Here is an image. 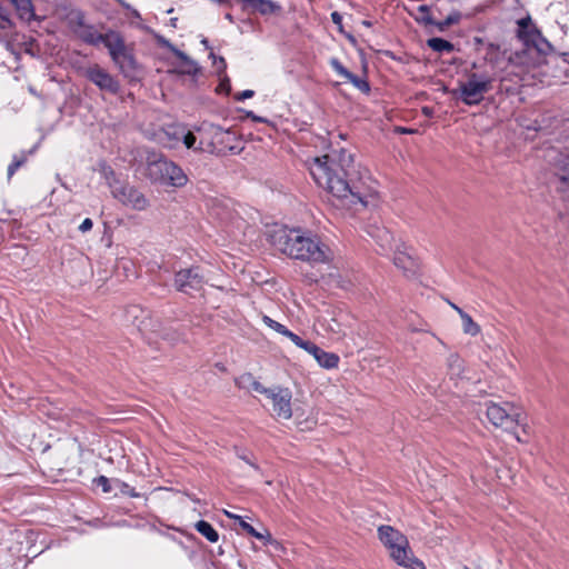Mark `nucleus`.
<instances>
[{
    "mask_svg": "<svg viewBox=\"0 0 569 569\" xmlns=\"http://www.w3.org/2000/svg\"><path fill=\"white\" fill-rule=\"evenodd\" d=\"M310 174L316 183L326 189L337 201V206L356 209L367 206V191L347 179V169L338 164L329 156L317 157L310 166Z\"/></svg>",
    "mask_w": 569,
    "mask_h": 569,
    "instance_id": "obj_1",
    "label": "nucleus"
},
{
    "mask_svg": "<svg viewBox=\"0 0 569 569\" xmlns=\"http://www.w3.org/2000/svg\"><path fill=\"white\" fill-rule=\"evenodd\" d=\"M270 238L277 249L293 259L316 263L329 260L328 248L315 236L280 228L274 230Z\"/></svg>",
    "mask_w": 569,
    "mask_h": 569,
    "instance_id": "obj_2",
    "label": "nucleus"
},
{
    "mask_svg": "<svg viewBox=\"0 0 569 569\" xmlns=\"http://www.w3.org/2000/svg\"><path fill=\"white\" fill-rule=\"evenodd\" d=\"M194 130L200 133L198 149L213 154H224L227 151L239 153L241 147L238 143L237 134L230 129H223L210 122H203Z\"/></svg>",
    "mask_w": 569,
    "mask_h": 569,
    "instance_id": "obj_3",
    "label": "nucleus"
},
{
    "mask_svg": "<svg viewBox=\"0 0 569 569\" xmlns=\"http://www.w3.org/2000/svg\"><path fill=\"white\" fill-rule=\"evenodd\" d=\"M378 537L389 550L391 559L399 566L408 569H426L423 562L412 555L407 537L399 530L391 526H380Z\"/></svg>",
    "mask_w": 569,
    "mask_h": 569,
    "instance_id": "obj_4",
    "label": "nucleus"
},
{
    "mask_svg": "<svg viewBox=\"0 0 569 569\" xmlns=\"http://www.w3.org/2000/svg\"><path fill=\"white\" fill-rule=\"evenodd\" d=\"M146 162L147 176L152 182L183 187L188 181L186 173L177 163L156 151H148Z\"/></svg>",
    "mask_w": 569,
    "mask_h": 569,
    "instance_id": "obj_5",
    "label": "nucleus"
},
{
    "mask_svg": "<svg viewBox=\"0 0 569 569\" xmlns=\"http://www.w3.org/2000/svg\"><path fill=\"white\" fill-rule=\"evenodd\" d=\"M108 49L111 60L119 68L120 72L129 79L138 76V63L132 53V48L124 42L123 37L113 30L104 33L103 42Z\"/></svg>",
    "mask_w": 569,
    "mask_h": 569,
    "instance_id": "obj_6",
    "label": "nucleus"
},
{
    "mask_svg": "<svg viewBox=\"0 0 569 569\" xmlns=\"http://www.w3.org/2000/svg\"><path fill=\"white\" fill-rule=\"evenodd\" d=\"M486 408L487 418L495 427L511 431L522 423L519 409L509 402L499 405L490 401L486 403Z\"/></svg>",
    "mask_w": 569,
    "mask_h": 569,
    "instance_id": "obj_7",
    "label": "nucleus"
},
{
    "mask_svg": "<svg viewBox=\"0 0 569 569\" xmlns=\"http://www.w3.org/2000/svg\"><path fill=\"white\" fill-rule=\"evenodd\" d=\"M491 89V79L481 78L477 73H471L468 80L460 84L453 92L455 97L460 99L467 106L479 104L485 94Z\"/></svg>",
    "mask_w": 569,
    "mask_h": 569,
    "instance_id": "obj_8",
    "label": "nucleus"
},
{
    "mask_svg": "<svg viewBox=\"0 0 569 569\" xmlns=\"http://www.w3.org/2000/svg\"><path fill=\"white\" fill-rule=\"evenodd\" d=\"M109 188L112 197L126 207L141 211L149 206V201L144 194L133 186L122 182H109Z\"/></svg>",
    "mask_w": 569,
    "mask_h": 569,
    "instance_id": "obj_9",
    "label": "nucleus"
},
{
    "mask_svg": "<svg viewBox=\"0 0 569 569\" xmlns=\"http://www.w3.org/2000/svg\"><path fill=\"white\" fill-rule=\"evenodd\" d=\"M204 284V277L199 267H191L178 271L174 276V287L178 291L191 295L200 291Z\"/></svg>",
    "mask_w": 569,
    "mask_h": 569,
    "instance_id": "obj_10",
    "label": "nucleus"
},
{
    "mask_svg": "<svg viewBox=\"0 0 569 569\" xmlns=\"http://www.w3.org/2000/svg\"><path fill=\"white\" fill-rule=\"evenodd\" d=\"M272 405V412L279 419L289 420L292 417L291 399L292 392L288 388H270L267 397Z\"/></svg>",
    "mask_w": 569,
    "mask_h": 569,
    "instance_id": "obj_11",
    "label": "nucleus"
},
{
    "mask_svg": "<svg viewBox=\"0 0 569 569\" xmlns=\"http://www.w3.org/2000/svg\"><path fill=\"white\" fill-rule=\"evenodd\" d=\"M83 74L102 91L116 94L120 90L119 82L99 64L89 66L84 69Z\"/></svg>",
    "mask_w": 569,
    "mask_h": 569,
    "instance_id": "obj_12",
    "label": "nucleus"
},
{
    "mask_svg": "<svg viewBox=\"0 0 569 569\" xmlns=\"http://www.w3.org/2000/svg\"><path fill=\"white\" fill-rule=\"evenodd\" d=\"M391 252H393L395 266L402 270L406 277L409 278L417 274L419 264L417 260L408 252V248L405 244H397Z\"/></svg>",
    "mask_w": 569,
    "mask_h": 569,
    "instance_id": "obj_13",
    "label": "nucleus"
},
{
    "mask_svg": "<svg viewBox=\"0 0 569 569\" xmlns=\"http://www.w3.org/2000/svg\"><path fill=\"white\" fill-rule=\"evenodd\" d=\"M70 27L73 33L83 42L98 46L103 42L104 33H100L93 26L86 24L81 16H78L77 21H70Z\"/></svg>",
    "mask_w": 569,
    "mask_h": 569,
    "instance_id": "obj_14",
    "label": "nucleus"
},
{
    "mask_svg": "<svg viewBox=\"0 0 569 569\" xmlns=\"http://www.w3.org/2000/svg\"><path fill=\"white\" fill-rule=\"evenodd\" d=\"M368 233L379 246L381 253H389L399 244L391 231L383 226L372 224L369 227Z\"/></svg>",
    "mask_w": 569,
    "mask_h": 569,
    "instance_id": "obj_15",
    "label": "nucleus"
},
{
    "mask_svg": "<svg viewBox=\"0 0 569 569\" xmlns=\"http://www.w3.org/2000/svg\"><path fill=\"white\" fill-rule=\"evenodd\" d=\"M528 48L536 49L541 54H548L552 47L538 29H530L528 37L522 40Z\"/></svg>",
    "mask_w": 569,
    "mask_h": 569,
    "instance_id": "obj_16",
    "label": "nucleus"
},
{
    "mask_svg": "<svg viewBox=\"0 0 569 569\" xmlns=\"http://www.w3.org/2000/svg\"><path fill=\"white\" fill-rule=\"evenodd\" d=\"M557 176L559 179L558 190L563 198L569 200V154L561 156Z\"/></svg>",
    "mask_w": 569,
    "mask_h": 569,
    "instance_id": "obj_17",
    "label": "nucleus"
},
{
    "mask_svg": "<svg viewBox=\"0 0 569 569\" xmlns=\"http://www.w3.org/2000/svg\"><path fill=\"white\" fill-rule=\"evenodd\" d=\"M184 126L173 124L169 126L163 131V137L160 139L161 143L169 149L176 148L180 142L183 133Z\"/></svg>",
    "mask_w": 569,
    "mask_h": 569,
    "instance_id": "obj_18",
    "label": "nucleus"
},
{
    "mask_svg": "<svg viewBox=\"0 0 569 569\" xmlns=\"http://www.w3.org/2000/svg\"><path fill=\"white\" fill-rule=\"evenodd\" d=\"M14 7L19 18L31 21L34 18V10L31 0H9Z\"/></svg>",
    "mask_w": 569,
    "mask_h": 569,
    "instance_id": "obj_19",
    "label": "nucleus"
},
{
    "mask_svg": "<svg viewBox=\"0 0 569 569\" xmlns=\"http://www.w3.org/2000/svg\"><path fill=\"white\" fill-rule=\"evenodd\" d=\"M317 362L326 368V369H332L336 368L339 363V357L336 353L327 352L319 348V352L313 353L312 356Z\"/></svg>",
    "mask_w": 569,
    "mask_h": 569,
    "instance_id": "obj_20",
    "label": "nucleus"
},
{
    "mask_svg": "<svg viewBox=\"0 0 569 569\" xmlns=\"http://www.w3.org/2000/svg\"><path fill=\"white\" fill-rule=\"evenodd\" d=\"M459 316L462 323V330L466 335L475 337L480 333V326L472 320L470 315L463 310H459Z\"/></svg>",
    "mask_w": 569,
    "mask_h": 569,
    "instance_id": "obj_21",
    "label": "nucleus"
},
{
    "mask_svg": "<svg viewBox=\"0 0 569 569\" xmlns=\"http://www.w3.org/2000/svg\"><path fill=\"white\" fill-rule=\"evenodd\" d=\"M194 527L196 530L210 542H217L219 540V533L209 522L200 520L194 525Z\"/></svg>",
    "mask_w": 569,
    "mask_h": 569,
    "instance_id": "obj_22",
    "label": "nucleus"
},
{
    "mask_svg": "<svg viewBox=\"0 0 569 569\" xmlns=\"http://www.w3.org/2000/svg\"><path fill=\"white\" fill-rule=\"evenodd\" d=\"M239 386H250V388L259 393L269 396L270 388L263 387L259 381L254 380L251 375H243L238 380Z\"/></svg>",
    "mask_w": 569,
    "mask_h": 569,
    "instance_id": "obj_23",
    "label": "nucleus"
},
{
    "mask_svg": "<svg viewBox=\"0 0 569 569\" xmlns=\"http://www.w3.org/2000/svg\"><path fill=\"white\" fill-rule=\"evenodd\" d=\"M427 44L430 49H432L436 52H452L455 49V46L442 38H431L427 41Z\"/></svg>",
    "mask_w": 569,
    "mask_h": 569,
    "instance_id": "obj_24",
    "label": "nucleus"
},
{
    "mask_svg": "<svg viewBox=\"0 0 569 569\" xmlns=\"http://www.w3.org/2000/svg\"><path fill=\"white\" fill-rule=\"evenodd\" d=\"M181 137V142L186 146V148L192 149L194 151H204V149H198L197 137L194 136L193 131L187 130L184 128Z\"/></svg>",
    "mask_w": 569,
    "mask_h": 569,
    "instance_id": "obj_25",
    "label": "nucleus"
},
{
    "mask_svg": "<svg viewBox=\"0 0 569 569\" xmlns=\"http://www.w3.org/2000/svg\"><path fill=\"white\" fill-rule=\"evenodd\" d=\"M177 57L184 62L183 73L193 76L198 72V64L193 60H191L184 52L177 51Z\"/></svg>",
    "mask_w": 569,
    "mask_h": 569,
    "instance_id": "obj_26",
    "label": "nucleus"
},
{
    "mask_svg": "<svg viewBox=\"0 0 569 569\" xmlns=\"http://www.w3.org/2000/svg\"><path fill=\"white\" fill-rule=\"evenodd\" d=\"M460 19L461 13L459 11H453L445 20L437 21L436 27L439 31H445L450 26L458 23Z\"/></svg>",
    "mask_w": 569,
    "mask_h": 569,
    "instance_id": "obj_27",
    "label": "nucleus"
},
{
    "mask_svg": "<svg viewBox=\"0 0 569 569\" xmlns=\"http://www.w3.org/2000/svg\"><path fill=\"white\" fill-rule=\"evenodd\" d=\"M530 29L537 28L531 26V19L529 17L522 18L518 21V37L521 40H525L528 37Z\"/></svg>",
    "mask_w": 569,
    "mask_h": 569,
    "instance_id": "obj_28",
    "label": "nucleus"
},
{
    "mask_svg": "<svg viewBox=\"0 0 569 569\" xmlns=\"http://www.w3.org/2000/svg\"><path fill=\"white\" fill-rule=\"evenodd\" d=\"M280 7L274 3L272 0H260L258 4L257 12L261 14H271L274 11L279 10Z\"/></svg>",
    "mask_w": 569,
    "mask_h": 569,
    "instance_id": "obj_29",
    "label": "nucleus"
},
{
    "mask_svg": "<svg viewBox=\"0 0 569 569\" xmlns=\"http://www.w3.org/2000/svg\"><path fill=\"white\" fill-rule=\"evenodd\" d=\"M346 80H348L349 82H351L357 89H359L361 92H369L370 91V86L369 83L365 80V79H361L359 77H357L356 74H353L352 72L350 73V77H348Z\"/></svg>",
    "mask_w": 569,
    "mask_h": 569,
    "instance_id": "obj_30",
    "label": "nucleus"
},
{
    "mask_svg": "<svg viewBox=\"0 0 569 569\" xmlns=\"http://www.w3.org/2000/svg\"><path fill=\"white\" fill-rule=\"evenodd\" d=\"M27 161L26 154L13 156L12 162L8 167V178L10 179L14 172Z\"/></svg>",
    "mask_w": 569,
    "mask_h": 569,
    "instance_id": "obj_31",
    "label": "nucleus"
},
{
    "mask_svg": "<svg viewBox=\"0 0 569 569\" xmlns=\"http://www.w3.org/2000/svg\"><path fill=\"white\" fill-rule=\"evenodd\" d=\"M262 320H263V322H264L269 328H271L272 330L277 331L278 333H280V335H282V336H283V335L287 332V330H288L283 325H281L280 322H278V321H276V320L271 319V318H270V317H268V316H263Z\"/></svg>",
    "mask_w": 569,
    "mask_h": 569,
    "instance_id": "obj_32",
    "label": "nucleus"
},
{
    "mask_svg": "<svg viewBox=\"0 0 569 569\" xmlns=\"http://www.w3.org/2000/svg\"><path fill=\"white\" fill-rule=\"evenodd\" d=\"M330 66L342 78L347 79L348 77H350L351 72L348 69H346L338 59H336V58L331 59Z\"/></svg>",
    "mask_w": 569,
    "mask_h": 569,
    "instance_id": "obj_33",
    "label": "nucleus"
},
{
    "mask_svg": "<svg viewBox=\"0 0 569 569\" xmlns=\"http://www.w3.org/2000/svg\"><path fill=\"white\" fill-rule=\"evenodd\" d=\"M448 365L452 375H459L461 370V360L457 355H450L448 358Z\"/></svg>",
    "mask_w": 569,
    "mask_h": 569,
    "instance_id": "obj_34",
    "label": "nucleus"
},
{
    "mask_svg": "<svg viewBox=\"0 0 569 569\" xmlns=\"http://www.w3.org/2000/svg\"><path fill=\"white\" fill-rule=\"evenodd\" d=\"M240 527L250 536L257 539H264V536L258 532L250 523L246 522L243 519L239 522Z\"/></svg>",
    "mask_w": 569,
    "mask_h": 569,
    "instance_id": "obj_35",
    "label": "nucleus"
},
{
    "mask_svg": "<svg viewBox=\"0 0 569 569\" xmlns=\"http://www.w3.org/2000/svg\"><path fill=\"white\" fill-rule=\"evenodd\" d=\"M419 12L421 13V22L426 24H432L436 26L437 21H435L431 16L429 14V8L427 6H420L418 8Z\"/></svg>",
    "mask_w": 569,
    "mask_h": 569,
    "instance_id": "obj_36",
    "label": "nucleus"
},
{
    "mask_svg": "<svg viewBox=\"0 0 569 569\" xmlns=\"http://www.w3.org/2000/svg\"><path fill=\"white\" fill-rule=\"evenodd\" d=\"M209 56L213 60V64L216 66L217 71L219 73H223L227 68L226 60L222 57L217 58L212 51L210 52Z\"/></svg>",
    "mask_w": 569,
    "mask_h": 569,
    "instance_id": "obj_37",
    "label": "nucleus"
},
{
    "mask_svg": "<svg viewBox=\"0 0 569 569\" xmlns=\"http://www.w3.org/2000/svg\"><path fill=\"white\" fill-rule=\"evenodd\" d=\"M96 483L102 488V491L103 492H110L111 491V486H110V481L107 477L104 476H100L96 479Z\"/></svg>",
    "mask_w": 569,
    "mask_h": 569,
    "instance_id": "obj_38",
    "label": "nucleus"
},
{
    "mask_svg": "<svg viewBox=\"0 0 569 569\" xmlns=\"http://www.w3.org/2000/svg\"><path fill=\"white\" fill-rule=\"evenodd\" d=\"M300 348L306 350L311 356H313L316 352H319V347L309 340H305Z\"/></svg>",
    "mask_w": 569,
    "mask_h": 569,
    "instance_id": "obj_39",
    "label": "nucleus"
},
{
    "mask_svg": "<svg viewBox=\"0 0 569 569\" xmlns=\"http://www.w3.org/2000/svg\"><path fill=\"white\" fill-rule=\"evenodd\" d=\"M283 336L287 337L288 339H290L291 342L295 343L299 348L302 346V343L305 341L302 338H300L298 335L290 331L289 329L287 330V332Z\"/></svg>",
    "mask_w": 569,
    "mask_h": 569,
    "instance_id": "obj_40",
    "label": "nucleus"
},
{
    "mask_svg": "<svg viewBox=\"0 0 569 569\" xmlns=\"http://www.w3.org/2000/svg\"><path fill=\"white\" fill-rule=\"evenodd\" d=\"M103 174H104V178H106L108 184H109V182H112V183L119 182L114 177V171L110 167L103 168Z\"/></svg>",
    "mask_w": 569,
    "mask_h": 569,
    "instance_id": "obj_41",
    "label": "nucleus"
},
{
    "mask_svg": "<svg viewBox=\"0 0 569 569\" xmlns=\"http://www.w3.org/2000/svg\"><path fill=\"white\" fill-rule=\"evenodd\" d=\"M253 94H254V91H253V90H249V89H248V90H243V91H241V92L237 93V94H236V97H234V99H236L237 101H243V100H246V99H250V98H252V97H253Z\"/></svg>",
    "mask_w": 569,
    "mask_h": 569,
    "instance_id": "obj_42",
    "label": "nucleus"
},
{
    "mask_svg": "<svg viewBox=\"0 0 569 569\" xmlns=\"http://www.w3.org/2000/svg\"><path fill=\"white\" fill-rule=\"evenodd\" d=\"M92 226H93L92 220L90 218H86L79 226V230L84 233V232H88L89 230H91Z\"/></svg>",
    "mask_w": 569,
    "mask_h": 569,
    "instance_id": "obj_43",
    "label": "nucleus"
},
{
    "mask_svg": "<svg viewBox=\"0 0 569 569\" xmlns=\"http://www.w3.org/2000/svg\"><path fill=\"white\" fill-rule=\"evenodd\" d=\"M0 21L1 22H10L11 21L7 10L2 7L1 3H0Z\"/></svg>",
    "mask_w": 569,
    "mask_h": 569,
    "instance_id": "obj_44",
    "label": "nucleus"
},
{
    "mask_svg": "<svg viewBox=\"0 0 569 569\" xmlns=\"http://www.w3.org/2000/svg\"><path fill=\"white\" fill-rule=\"evenodd\" d=\"M220 90H224L227 93L230 91V81L228 78L221 80L219 87Z\"/></svg>",
    "mask_w": 569,
    "mask_h": 569,
    "instance_id": "obj_45",
    "label": "nucleus"
},
{
    "mask_svg": "<svg viewBox=\"0 0 569 569\" xmlns=\"http://www.w3.org/2000/svg\"><path fill=\"white\" fill-rule=\"evenodd\" d=\"M331 20L335 24L341 26L342 17L340 16L339 12L333 11L331 13Z\"/></svg>",
    "mask_w": 569,
    "mask_h": 569,
    "instance_id": "obj_46",
    "label": "nucleus"
},
{
    "mask_svg": "<svg viewBox=\"0 0 569 569\" xmlns=\"http://www.w3.org/2000/svg\"><path fill=\"white\" fill-rule=\"evenodd\" d=\"M224 515H226L228 518H230V519L238 520L239 522L242 520V518H241L240 516L234 515V513H232V512H230V511H227V510H224Z\"/></svg>",
    "mask_w": 569,
    "mask_h": 569,
    "instance_id": "obj_47",
    "label": "nucleus"
},
{
    "mask_svg": "<svg viewBox=\"0 0 569 569\" xmlns=\"http://www.w3.org/2000/svg\"><path fill=\"white\" fill-rule=\"evenodd\" d=\"M127 9L130 11V13H131V16L133 18H136V19H140L141 18L140 13L136 9H133L131 6H130V8H127Z\"/></svg>",
    "mask_w": 569,
    "mask_h": 569,
    "instance_id": "obj_48",
    "label": "nucleus"
},
{
    "mask_svg": "<svg viewBox=\"0 0 569 569\" xmlns=\"http://www.w3.org/2000/svg\"><path fill=\"white\" fill-rule=\"evenodd\" d=\"M240 458L243 459L249 466L257 469V466L250 459H248L246 456H240Z\"/></svg>",
    "mask_w": 569,
    "mask_h": 569,
    "instance_id": "obj_49",
    "label": "nucleus"
},
{
    "mask_svg": "<svg viewBox=\"0 0 569 569\" xmlns=\"http://www.w3.org/2000/svg\"><path fill=\"white\" fill-rule=\"evenodd\" d=\"M397 131H399L401 133H412L413 132V130L407 129V128H398Z\"/></svg>",
    "mask_w": 569,
    "mask_h": 569,
    "instance_id": "obj_50",
    "label": "nucleus"
},
{
    "mask_svg": "<svg viewBox=\"0 0 569 569\" xmlns=\"http://www.w3.org/2000/svg\"><path fill=\"white\" fill-rule=\"evenodd\" d=\"M119 2L123 8H130V4H128L124 0H116Z\"/></svg>",
    "mask_w": 569,
    "mask_h": 569,
    "instance_id": "obj_51",
    "label": "nucleus"
},
{
    "mask_svg": "<svg viewBox=\"0 0 569 569\" xmlns=\"http://www.w3.org/2000/svg\"><path fill=\"white\" fill-rule=\"evenodd\" d=\"M126 492H127L128 495H130L131 497H138V493H136V492L133 491V489H130V490H128V491H126Z\"/></svg>",
    "mask_w": 569,
    "mask_h": 569,
    "instance_id": "obj_52",
    "label": "nucleus"
},
{
    "mask_svg": "<svg viewBox=\"0 0 569 569\" xmlns=\"http://www.w3.org/2000/svg\"><path fill=\"white\" fill-rule=\"evenodd\" d=\"M201 43H202L207 49H209V42H208V40H207L206 38H203V39L201 40Z\"/></svg>",
    "mask_w": 569,
    "mask_h": 569,
    "instance_id": "obj_53",
    "label": "nucleus"
},
{
    "mask_svg": "<svg viewBox=\"0 0 569 569\" xmlns=\"http://www.w3.org/2000/svg\"><path fill=\"white\" fill-rule=\"evenodd\" d=\"M450 306L455 309V311H457L459 313V310H462L461 308H459L457 305L455 303H450Z\"/></svg>",
    "mask_w": 569,
    "mask_h": 569,
    "instance_id": "obj_54",
    "label": "nucleus"
},
{
    "mask_svg": "<svg viewBox=\"0 0 569 569\" xmlns=\"http://www.w3.org/2000/svg\"><path fill=\"white\" fill-rule=\"evenodd\" d=\"M11 21L10 22H1L0 21V28H6L8 26H10Z\"/></svg>",
    "mask_w": 569,
    "mask_h": 569,
    "instance_id": "obj_55",
    "label": "nucleus"
},
{
    "mask_svg": "<svg viewBox=\"0 0 569 569\" xmlns=\"http://www.w3.org/2000/svg\"><path fill=\"white\" fill-rule=\"evenodd\" d=\"M248 116L252 117L253 120L261 121V119L256 117V116H253L252 112H249Z\"/></svg>",
    "mask_w": 569,
    "mask_h": 569,
    "instance_id": "obj_56",
    "label": "nucleus"
},
{
    "mask_svg": "<svg viewBox=\"0 0 569 569\" xmlns=\"http://www.w3.org/2000/svg\"><path fill=\"white\" fill-rule=\"evenodd\" d=\"M226 19H228L230 22H232V21H233V18H232V16H231L230 13H227V14H226Z\"/></svg>",
    "mask_w": 569,
    "mask_h": 569,
    "instance_id": "obj_57",
    "label": "nucleus"
},
{
    "mask_svg": "<svg viewBox=\"0 0 569 569\" xmlns=\"http://www.w3.org/2000/svg\"><path fill=\"white\" fill-rule=\"evenodd\" d=\"M29 91L32 93V94H37L36 91L32 89V88H29Z\"/></svg>",
    "mask_w": 569,
    "mask_h": 569,
    "instance_id": "obj_58",
    "label": "nucleus"
},
{
    "mask_svg": "<svg viewBox=\"0 0 569 569\" xmlns=\"http://www.w3.org/2000/svg\"><path fill=\"white\" fill-rule=\"evenodd\" d=\"M363 24H365V26H367V27H369V26H370V22H368V21H363Z\"/></svg>",
    "mask_w": 569,
    "mask_h": 569,
    "instance_id": "obj_59",
    "label": "nucleus"
}]
</instances>
